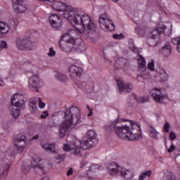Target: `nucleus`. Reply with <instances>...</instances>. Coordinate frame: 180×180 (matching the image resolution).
Listing matches in <instances>:
<instances>
[{"label": "nucleus", "instance_id": "obj_1", "mask_svg": "<svg viewBox=\"0 0 180 180\" xmlns=\"http://www.w3.org/2000/svg\"><path fill=\"white\" fill-rule=\"evenodd\" d=\"M73 22L75 25H82V29L77 28L82 36H84L87 40H91L94 41L98 34L96 33V26L89 15L84 14L81 16L78 13H75L73 15Z\"/></svg>", "mask_w": 180, "mask_h": 180}, {"label": "nucleus", "instance_id": "obj_2", "mask_svg": "<svg viewBox=\"0 0 180 180\" xmlns=\"http://www.w3.org/2000/svg\"><path fill=\"white\" fill-rule=\"evenodd\" d=\"M75 117L76 121L75 124H80L84 122V118L81 117V111L79 108L77 106H72L70 108L68 109L64 112L63 119L64 120L60 124V128L59 131L60 137H65L67 131L72 124H74V120L72 117Z\"/></svg>", "mask_w": 180, "mask_h": 180}, {"label": "nucleus", "instance_id": "obj_3", "mask_svg": "<svg viewBox=\"0 0 180 180\" xmlns=\"http://www.w3.org/2000/svg\"><path fill=\"white\" fill-rule=\"evenodd\" d=\"M131 128L127 125L115 126V131L116 134L122 139V140H129V141H134L136 140H141L143 135H141V128L140 125L133 123L130 121Z\"/></svg>", "mask_w": 180, "mask_h": 180}, {"label": "nucleus", "instance_id": "obj_4", "mask_svg": "<svg viewBox=\"0 0 180 180\" xmlns=\"http://www.w3.org/2000/svg\"><path fill=\"white\" fill-rule=\"evenodd\" d=\"M75 33V31L70 30L68 34H65L63 36V39L65 40V41H59V47L62 51H65V53H71V51H72V49H74V46L77 44V40L75 39V37H74Z\"/></svg>", "mask_w": 180, "mask_h": 180}, {"label": "nucleus", "instance_id": "obj_5", "mask_svg": "<svg viewBox=\"0 0 180 180\" xmlns=\"http://www.w3.org/2000/svg\"><path fill=\"white\" fill-rule=\"evenodd\" d=\"M109 173L110 175H116L120 174L125 179H131L133 178V173L131 172L122 169L121 167L117 165V163H112L109 167Z\"/></svg>", "mask_w": 180, "mask_h": 180}, {"label": "nucleus", "instance_id": "obj_6", "mask_svg": "<svg viewBox=\"0 0 180 180\" xmlns=\"http://www.w3.org/2000/svg\"><path fill=\"white\" fill-rule=\"evenodd\" d=\"M98 23L101 29H103V30L113 32V30L116 29L115 24H113V21L107 13H103L100 15Z\"/></svg>", "mask_w": 180, "mask_h": 180}, {"label": "nucleus", "instance_id": "obj_7", "mask_svg": "<svg viewBox=\"0 0 180 180\" xmlns=\"http://www.w3.org/2000/svg\"><path fill=\"white\" fill-rule=\"evenodd\" d=\"M16 46L18 50L24 51L34 49V44L23 37H19L16 39Z\"/></svg>", "mask_w": 180, "mask_h": 180}, {"label": "nucleus", "instance_id": "obj_8", "mask_svg": "<svg viewBox=\"0 0 180 180\" xmlns=\"http://www.w3.org/2000/svg\"><path fill=\"white\" fill-rule=\"evenodd\" d=\"M96 139V132L89 130L87 132V138L84 137L80 141V144L84 150H88L94 144V140Z\"/></svg>", "mask_w": 180, "mask_h": 180}, {"label": "nucleus", "instance_id": "obj_9", "mask_svg": "<svg viewBox=\"0 0 180 180\" xmlns=\"http://www.w3.org/2000/svg\"><path fill=\"white\" fill-rule=\"evenodd\" d=\"M161 33H164L165 36H169V34H171V30L167 28V27L165 26L155 28V30L150 32V34H152V39H148V44L150 46H153V44H151V41H154L153 39H154L156 36H160Z\"/></svg>", "mask_w": 180, "mask_h": 180}, {"label": "nucleus", "instance_id": "obj_10", "mask_svg": "<svg viewBox=\"0 0 180 180\" xmlns=\"http://www.w3.org/2000/svg\"><path fill=\"white\" fill-rule=\"evenodd\" d=\"M26 143H27V139L25 135H18L14 139V146H15L18 153H22L25 150Z\"/></svg>", "mask_w": 180, "mask_h": 180}, {"label": "nucleus", "instance_id": "obj_11", "mask_svg": "<svg viewBox=\"0 0 180 180\" xmlns=\"http://www.w3.org/2000/svg\"><path fill=\"white\" fill-rule=\"evenodd\" d=\"M150 96L157 103H162V101L165 99V95L161 92V89L155 87L150 91Z\"/></svg>", "mask_w": 180, "mask_h": 180}, {"label": "nucleus", "instance_id": "obj_12", "mask_svg": "<svg viewBox=\"0 0 180 180\" xmlns=\"http://www.w3.org/2000/svg\"><path fill=\"white\" fill-rule=\"evenodd\" d=\"M29 88L32 91L35 92H39V88H40V79L39 78V75H34L29 81Z\"/></svg>", "mask_w": 180, "mask_h": 180}, {"label": "nucleus", "instance_id": "obj_13", "mask_svg": "<svg viewBox=\"0 0 180 180\" xmlns=\"http://www.w3.org/2000/svg\"><path fill=\"white\" fill-rule=\"evenodd\" d=\"M49 22L51 23V26L55 29H58V27H61V26H63V20H61V18H60L58 14L51 15L49 17Z\"/></svg>", "mask_w": 180, "mask_h": 180}, {"label": "nucleus", "instance_id": "obj_14", "mask_svg": "<svg viewBox=\"0 0 180 180\" xmlns=\"http://www.w3.org/2000/svg\"><path fill=\"white\" fill-rule=\"evenodd\" d=\"M117 85H118L120 92H131L133 91V84L130 83H124L122 80H117Z\"/></svg>", "mask_w": 180, "mask_h": 180}, {"label": "nucleus", "instance_id": "obj_15", "mask_svg": "<svg viewBox=\"0 0 180 180\" xmlns=\"http://www.w3.org/2000/svg\"><path fill=\"white\" fill-rule=\"evenodd\" d=\"M82 68L75 65H72L69 68V72L70 74V77H81L83 72Z\"/></svg>", "mask_w": 180, "mask_h": 180}, {"label": "nucleus", "instance_id": "obj_16", "mask_svg": "<svg viewBox=\"0 0 180 180\" xmlns=\"http://www.w3.org/2000/svg\"><path fill=\"white\" fill-rule=\"evenodd\" d=\"M23 0H13V8L18 13L25 12V6L22 5Z\"/></svg>", "mask_w": 180, "mask_h": 180}, {"label": "nucleus", "instance_id": "obj_17", "mask_svg": "<svg viewBox=\"0 0 180 180\" xmlns=\"http://www.w3.org/2000/svg\"><path fill=\"white\" fill-rule=\"evenodd\" d=\"M72 7L68 6H66V9L61 11L60 12H63L61 15L65 18L69 19V20H72L74 22V13H76L75 12H72Z\"/></svg>", "mask_w": 180, "mask_h": 180}, {"label": "nucleus", "instance_id": "obj_18", "mask_svg": "<svg viewBox=\"0 0 180 180\" xmlns=\"http://www.w3.org/2000/svg\"><path fill=\"white\" fill-rule=\"evenodd\" d=\"M51 6L55 11H58L61 12V11H65L67 9V6L60 1H53Z\"/></svg>", "mask_w": 180, "mask_h": 180}, {"label": "nucleus", "instance_id": "obj_19", "mask_svg": "<svg viewBox=\"0 0 180 180\" xmlns=\"http://www.w3.org/2000/svg\"><path fill=\"white\" fill-rule=\"evenodd\" d=\"M40 162V158H33L31 162V165L32 168H35L36 169H40L41 172L44 173V166L43 165L39 164Z\"/></svg>", "mask_w": 180, "mask_h": 180}, {"label": "nucleus", "instance_id": "obj_20", "mask_svg": "<svg viewBox=\"0 0 180 180\" xmlns=\"http://www.w3.org/2000/svg\"><path fill=\"white\" fill-rule=\"evenodd\" d=\"M99 165H91L89 167V170H87V173L86 175L89 178H94V175H95V174H96V172H98V171H99Z\"/></svg>", "mask_w": 180, "mask_h": 180}, {"label": "nucleus", "instance_id": "obj_21", "mask_svg": "<svg viewBox=\"0 0 180 180\" xmlns=\"http://www.w3.org/2000/svg\"><path fill=\"white\" fill-rule=\"evenodd\" d=\"M43 150H45L46 153H56V143H44L41 145Z\"/></svg>", "mask_w": 180, "mask_h": 180}, {"label": "nucleus", "instance_id": "obj_22", "mask_svg": "<svg viewBox=\"0 0 180 180\" xmlns=\"http://www.w3.org/2000/svg\"><path fill=\"white\" fill-rule=\"evenodd\" d=\"M81 148L77 146H75L73 148H71L70 153L76 155V157H82L84 155V150L82 145L80 144Z\"/></svg>", "mask_w": 180, "mask_h": 180}, {"label": "nucleus", "instance_id": "obj_23", "mask_svg": "<svg viewBox=\"0 0 180 180\" xmlns=\"http://www.w3.org/2000/svg\"><path fill=\"white\" fill-rule=\"evenodd\" d=\"M172 51V48L169 44L167 43L161 49L160 53L165 57H169L171 56V52Z\"/></svg>", "mask_w": 180, "mask_h": 180}, {"label": "nucleus", "instance_id": "obj_24", "mask_svg": "<svg viewBox=\"0 0 180 180\" xmlns=\"http://www.w3.org/2000/svg\"><path fill=\"white\" fill-rule=\"evenodd\" d=\"M135 101L138 103H147L150 101V96H143V97H137V95L136 94H132Z\"/></svg>", "mask_w": 180, "mask_h": 180}, {"label": "nucleus", "instance_id": "obj_25", "mask_svg": "<svg viewBox=\"0 0 180 180\" xmlns=\"http://www.w3.org/2000/svg\"><path fill=\"white\" fill-rule=\"evenodd\" d=\"M9 25L6 24L5 22H0V34H6L9 33Z\"/></svg>", "mask_w": 180, "mask_h": 180}, {"label": "nucleus", "instance_id": "obj_26", "mask_svg": "<svg viewBox=\"0 0 180 180\" xmlns=\"http://www.w3.org/2000/svg\"><path fill=\"white\" fill-rule=\"evenodd\" d=\"M149 133H150V136L152 139H154V140H157V139H158V132L157 131V130L155 129V128L150 126L149 127Z\"/></svg>", "mask_w": 180, "mask_h": 180}, {"label": "nucleus", "instance_id": "obj_27", "mask_svg": "<svg viewBox=\"0 0 180 180\" xmlns=\"http://www.w3.org/2000/svg\"><path fill=\"white\" fill-rule=\"evenodd\" d=\"M138 64L139 68H146V59H144V58L141 55H139V58L138 59Z\"/></svg>", "mask_w": 180, "mask_h": 180}, {"label": "nucleus", "instance_id": "obj_28", "mask_svg": "<svg viewBox=\"0 0 180 180\" xmlns=\"http://www.w3.org/2000/svg\"><path fill=\"white\" fill-rule=\"evenodd\" d=\"M161 82H165L168 81V74L165 71V70H162V72L160 75Z\"/></svg>", "mask_w": 180, "mask_h": 180}, {"label": "nucleus", "instance_id": "obj_29", "mask_svg": "<svg viewBox=\"0 0 180 180\" xmlns=\"http://www.w3.org/2000/svg\"><path fill=\"white\" fill-rule=\"evenodd\" d=\"M150 178L151 176V170H148L147 172H144L143 173L141 174L139 176V180H144L147 178Z\"/></svg>", "mask_w": 180, "mask_h": 180}, {"label": "nucleus", "instance_id": "obj_30", "mask_svg": "<svg viewBox=\"0 0 180 180\" xmlns=\"http://www.w3.org/2000/svg\"><path fill=\"white\" fill-rule=\"evenodd\" d=\"M172 44L177 46V51L180 53V37H175L172 39Z\"/></svg>", "mask_w": 180, "mask_h": 180}, {"label": "nucleus", "instance_id": "obj_31", "mask_svg": "<svg viewBox=\"0 0 180 180\" xmlns=\"http://www.w3.org/2000/svg\"><path fill=\"white\" fill-rule=\"evenodd\" d=\"M56 79H58V81H60L61 82H65V81H67L68 78H67V76H65V75L58 73L56 75Z\"/></svg>", "mask_w": 180, "mask_h": 180}, {"label": "nucleus", "instance_id": "obj_32", "mask_svg": "<svg viewBox=\"0 0 180 180\" xmlns=\"http://www.w3.org/2000/svg\"><path fill=\"white\" fill-rule=\"evenodd\" d=\"M20 115V109H15L13 110L12 112V115L13 116L14 119H18V117Z\"/></svg>", "mask_w": 180, "mask_h": 180}, {"label": "nucleus", "instance_id": "obj_33", "mask_svg": "<svg viewBox=\"0 0 180 180\" xmlns=\"http://www.w3.org/2000/svg\"><path fill=\"white\" fill-rule=\"evenodd\" d=\"M169 139L171 140V141H174L176 139V134H175L174 131H171L169 135Z\"/></svg>", "mask_w": 180, "mask_h": 180}, {"label": "nucleus", "instance_id": "obj_34", "mask_svg": "<svg viewBox=\"0 0 180 180\" xmlns=\"http://www.w3.org/2000/svg\"><path fill=\"white\" fill-rule=\"evenodd\" d=\"M162 180H176V179L175 176H174L165 174V175L163 176Z\"/></svg>", "mask_w": 180, "mask_h": 180}, {"label": "nucleus", "instance_id": "obj_35", "mask_svg": "<svg viewBox=\"0 0 180 180\" xmlns=\"http://www.w3.org/2000/svg\"><path fill=\"white\" fill-rule=\"evenodd\" d=\"M47 127H49V129L57 127V124H56V122H54L53 121H49Z\"/></svg>", "mask_w": 180, "mask_h": 180}, {"label": "nucleus", "instance_id": "obj_36", "mask_svg": "<svg viewBox=\"0 0 180 180\" xmlns=\"http://www.w3.org/2000/svg\"><path fill=\"white\" fill-rule=\"evenodd\" d=\"M170 125H169V123L168 122H166L164 125V131L165 133H169V129H170Z\"/></svg>", "mask_w": 180, "mask_h": 180}, {"label": "nucleus", "instance_id": "obj_37", "mask_svg": "<svg viewBox=\"0 0 180 180\" xmlns=\"http://www.w3.org/2000/svg\"><path fill=\"white\" fill-rule=\"evenodd\" d=\"M63 148L64 151H71V148H73L71 147L69 144L65 143L63 144Z\"/></svg>", "mask_w": 180, "mask_h": 180}, {"label": "nucleus", "instance_id": "obj_38", "mask_svg": "<svg viewBox=\"0 0 180 180\" xmlns=\"http://www.w3.org/2000/svg\"><path fill=\"white\" fill-rule=\"evenodd\" d=\"M65 158V155H59L58 157H56V160H58V162H63V161H64Z\"/></svg>", "mask_w": 180, "mask_h": 180}, {"label": "nucleus", "instance_id": "obj_39", "mask_svg": "<svg viewBox=\"0 0 180 180\" xmlns=\"http://www.w3.org/2000/svg\"><path fill=\"white\" fill-rule=\"evenodd\" d=\"M11 168V163H7L4 168V174H8L7 171H9Z\"/></svg>", "mask_w": 180, "mask_h": 180}, {"label": "nucleus", "instance_id": "obj_40", "mask_svg": "<svg viewBox=\"0 0 180 180\" xmlns=\"http://www.w3.org/2000/svg\"><path fill=\"white\" fill-rule=\"evenodd\" d=\"M29 106L32 110L31 112L32 113H34L35 110H37V104H29Z\"/></svg>", "mask_w": 180, "mask_h": 180}, {"label": "nucleus", "instance_id": "obj_41", "mask_svg": "<svg viewBox=\"0 0 180 180\" xmlns=\"http://www.w3.org/2000/svg\"><path fill=\"white\" fill-rule=\"evenodd\" d=\"M113 39H115V40H121V39H123V34H113Z\"/></svg>", "mask_w": 180, "mask_h": 180}, {"label": "nucleus", "instance_id": "obj_42", "mask_svg": "<svg viewBox=\"0 0 180 180\" xmlns=\"http://www.w3.org/2000/svg\"><path fill=\"white\" fill-rule=\"evenodd\" d=\"M8 47V44H6V41H1L0 42V49H6Z\"/></svg>", "mask_w": 180, "mask_h": 180}, {"label": "nucleus", "instance_id": "obj_43", "mask_svg": "<svg viewBox=\"0 0 180 180\" xmlns=\"http://www.w3.org/2000/svg\"><path fill=\"white\" fill-rule=\"evenodd\" d=\"M42 113L43 114L40 115V119H46V117L49 116V111H43Z\"/></svg>", "mask_w": 180, "mask_h": 180}, {"label": "nucleus", "instance_id": "obj_44", "mask_svg": "<svg viewBox=\"0 0 180 180\" xmlns=\"http://www.w3.org/2000/svg\"><path fill=\"white\" fill-rule=\"evenodd\" d=\"M49 57H54V56H56V51H54V49H53V48L49 49Z\"/></svg>", "mask_w": 180, "mask_h": 180}, {"label": "nucleus", "instance_id": "obj_45", "mask_svg": "<svg viewBox=\"0 0 180 180\" xmlns=\"http://www.w3.org/2000/svg\"><path fill=\"white\" fill-rule=\"evenodd\" d=\"M131 50L134 53H136V54H140V49L136 46H133L132 49H131Z\"/></svg>", "mask_w": 180, "mask_h": 180}, {"label": "nucleus", "instance_id": "obj_46", "mask_svg": "<svg viewBox=\"0 0 180 180\" xmlns=\"http://www.w3.org/2000/svg\"><path fill=\"white\" fill-rule=\"evenodd\" d=\"M148 70H150V71L154 70V62H150L148 64Z\"/></svg>", "mask_w": 180, "mask_h": 180}, {"label": "nucleus", "instance_id": "obj_47", "mask_svg": "<svg viewBox=\"0 0 180 180\" xmlns=\"http://www.w3.org/2000/svg\"><path fill=\"white\" fill-rule=\"evenodd\" d=\"M175 150V146H174V144H172L169 147V149H167V153H172V151H174Z\"/></svg>", "mask_w": 180, "mask_h": 180}, {"label": "nucleus", "instance_id": "obj_48", "mask_svg": "<svg viewBox=\"0 0 180 180\" xmlns=\"http://www.w3.org/2000/svg\"><path fill=\"white\" fill-rule=\"evenodd\" d=\"M39 108H41V109H43V108H44L46 106V103H44L41 101V98H39Z\"/></svg>", "mask_w": 180, "mask_h": 180}, {"label": "nucleus", "instance_id": "obj_49", "mask_svg": "<svg viewBox=\"0 0 180 180\" xmlns=\"http://www.w3.org/2000/svg\"><path fill=\"white\" fill-rule=\"evenodd\" d=\"M29 104H32V105H37V100L34 98H31L30 100Z\"/></svg>", "mask_w": 180, "mask_h": 180}, {"label": "nucleus", "instance_id": "obj_50", "mask_svg": "<svg viewBox=\"0 0 180 180\" xmlns=\"http://www.w3.org/2000/svg\"><path fill=\"white\" fill-rule=\"evenodd\" d=\"M18 98V94H15V96H13L12 98H11V105L13 106L15 105V103H13L14 101H16V98Z\"/></svg>", "mask_w": 180, "mask_h": 180}, {"label": "nucleus", "instance_id": "obj_51", "mask_svg": "<svg viewBox=\"0 0 180 180\" xmlns=\"http://www.w3.org/2000/svg\"><path fill=\"white\" fill-rule=\"evenodd\" d=\"M74 174V171L72 170V168H70L68 172H67V176H71Z\"/></svg>", "mask_w": 180, "mask_h": 180}, {"label": "nucleus", "instance_id": "obj_52", "mask_svg": "<svg viewBox=\"0 0 180 180\" xmlns=\"http://www.w3.org/2000/svg\"><path fill=\"white\" fill-rule=\"evenodd\" d=\"M15 108H22V106H23V104L20 103V101H16L15 103Z\"/></svg>", "mask_w": 180, "mask_h": 180}, {"label": "nucleus", "instance_id": "obj_53", "mask_svg": "<svg viewBox=\"0 0 180 180\" xmlns=\"http://www.w3.org/2000/svg\"><path fill=\"white\" fill-rule=\"evenodd\" d=\"M86 165V160H83L80 163V168H84L85 165Z\"/></svg>", "mask_w": 180, "mask_h": 180}, {"label": "nucleus", "instance_id": "obj_54", "mask_svg": "<svg viewBox=\"0 0 180 180\" xmlns=\"http://www.w3.org/2000/svg\"><path fill=\"white\" fill-rule=\"evenodd\" d=\"M136 79L139 82H142L143 81H144V77H143V76H137Z\"/></svg>", "mask_w": 180, "mask_h": 180}, {"label": "nucleus", "instance_id": "obj_55", "mask_svg": "<svg viewBox=\"0 0 180 180\" xmlns=\"http://www.w3.org/2000/svg\"><path fill=\"white\" fill-rule=\"evenodd\" d=\"M135 33H137V34H140L141 33V28L140 27H136L135 29Z\"/></svg>", "mask_w": 180, "mask_h": 180}, {"label": "nucleus", "instance_id": "obj_56", "mask_svg": "<svg viewBox=\"0 0 180 180\" xmlns=\"http://www.w3.org/2000/svg\"><path fill=\"white\" fill-rule=\"evenodd\" d=\"M10 21H11V25H13V26H15V25H16V19L12 18L10 20Z\"/></svg>", "mask_w": 180, "mask_h": 180}, {"label": "nucleus", "instance_id": "obj_57", "mask_svg": "<svg viewBox=\"0 0 180 180\" xmlns=\"http://www.w3.org/2000/svg\"><path fill=\"white\" fill-rule=\"evenodd\" d=\"M93 110L94 109L89 110V113L87 115L88 117H90V116H92V115H94Z\"/></svg>", "mask_w": 180, "mask_h": 180}, {"label": "nucleus", "instance_id": "obj_58", "mask_svg": "<svg viewBox=\"0 0 180 180\" xmlns=\"http://www.w3.org/2000/svg\"><path fill=\"white\" fill-rule=\"evenodd\" d=\"M4 80H2V79L0 78V86H4Z\"/></svg>", "mask_w": 180, "mask_h": 180}, {"label": "nucleus", "instance_id": "obj_59", "mask_svg": "<svg viewBox=\"0 0 180 180\" xmlns=\"http://www.w3.org/2000/svg\"><path fill=\"white\" fill-rule=\"evenodd\" d=\"M49 176H44L41 178L40 180H49Z\"/></svg>", "mask_w": 180, "mask_h": 180}, {"label": "nucleus", "instance_id": "obj_60", "mask_svg": "<svg viewBox=\"0 0 180 180\" xmlns=\"http://www.w3.org/2000/svg\"><path fill=\"white\" fill-rule=\"evenodd\" d=\"M86 108L87 109H89V110H92L94 109V108H90L89 105H87Z\"/></svg>", "mask_w": 180, "mask_h": 180}, {"label": "nucleus", "instance_id": "obj_61", "mask_svg": "<svg viewBox=\"0 0 180 180\" xmlns=\"http://www.w3.org/2000/svg\"><path fill=\"white\" fill-rule=\"evenodd\" d=\"M39 139V135H37V136H35L33 137V139H34V140H36V139Z\"/></svg>", "mask_w": 180, "mask_h": 180}, {"label": "nucleus", "instance_id": "obj_62", "mask_svg": "<svg viewBox=\"0 0 180 180\" xmlns=\"http://www.w3.org/2000/svg\"><path fill=\"white\" fill-rule=\"evenodd\" d=\"M113 2H117L119 0H112Z\"/></svg>", "mask_w": 180, "mask_h": 180}, {"label": "nucleus", "instance_id": "obj_63", "mask_svg": "<svg viewBox=\"0 0 180 180\" xmlns=\"http://www.w3.org/2000/svg\"><path fill=\"white\" fill-rule=\"evenodd\" d=\"M129 43H133V40L130 39Z\"/></svg>", "mask_w": 180, "mask_h": 180}]
</instances>
